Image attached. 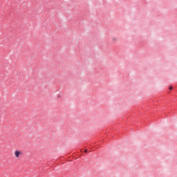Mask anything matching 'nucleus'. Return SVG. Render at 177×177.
Wrapping results in <instances>:
<instances>
[{"label": "nucleus", "mask_w": 177, "mask_h": 177, "mask_svg": "<svg viewBox=\"0 0 177 177\" xmlns=\"http://www.w3.org/2000/svg\"><path fill=\"white\" fill-rule=\"evenodd\" d=\"M15 156L16 158H19L20 156H23V152L21 151L17 150L15 151Z\"/></svg>", "instance_id": "nucleus-1"}, {"label": "nucleus", "mask_w": 177, "mask_h": 177, "mask_svg": "<svg viewBox=\"0 0 177 177\" xmlns=\"http://www.w3.org/2000/svg\"><path fill=\"white\" fill-rule=\"evenodd\" d=\"M169 89L170 91H172V89H173L172 86H170L169 87Z\"/></svg>", "instance_id": "nucleus-2"}, {"label": "nucleus", "mask_w": 177, "mask_h": 177, "mask_svg": "<svg viewBox=\"0 0 177 177\" xmlns=\"http://www.w3.org/2000/svg\"><path fill=\"white\" fill-rule=\"evenodd\" d=\"M117 39H115V37H112V41H116Z\"/></svg>", "instance_id": "nucleus-3"}, {"label": "nucleus", "mask_w": 177, "mask_h": 177, "mask_svg": "<svg viewBox=\"0 0 177 177\" xmlns=\"http://www.w3.org/2000/svg\"><path fill=\"white\" fill-rule=\"evenodd\" d=\"M84 153H88V150H85V151H84Z\"/></svg>", "instance_id": "nucleus-4"}]
</instances>
